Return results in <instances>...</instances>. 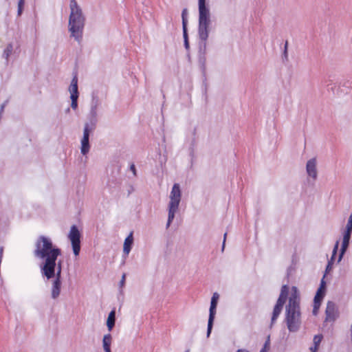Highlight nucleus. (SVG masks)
I'll return each mask as SVG.
<instances>
[{
    "mask_svg": "<svg viewBox=\"0 0 352 352\" xmlns=\"http://www.w3.org/2000/svg\"><path fill=\"white\" fill-rule=\"evenodd\" d=\"M34 254L44 261L41 267V273L47 279L55 276L56 261L61 254L60 248L54 245L49 237L40 236L35 244Z\"/></svg>",
    "mask_w": 352,
    "mask_h": 352,
    "instance_id": "obj_1",
    "label": "nucleus"
},
{
    "mask_svg": "<svg viewBox=\"0 0 352 352\" xmlns=\"http://www.w3.org/2000/svg\"><path fill=\"white\" fill-rule=\"evenodd\" d=\"M300 294L296 287L290 291L288 304L286 306L285 322L289 331H297L301 324Z\"/></svg>",
    "mask_w": 352,
    "mask_h": 352,
    "instance_id": "obj_2",
    "label": "nucleus"
},
{
    "mask_svg": "<svg viewBox=\"0 0 352 352\" xmlns=\"http://www.w3.org/2000/svg\"><path fill=\"white\" fill-rule=\"evenodd\" d=\"M71 13L69 19V30L72 36L80 41L82 36L85 18L76 0L70 1Z\"/></svg>",
    "mask_w": 352,
    "mask_h": 352,
    "instance_id": "obj_3",
    "label": "nucleus"
},
{
    "mask_svg": "<svg viewBox=\"0 0 352 352\" xmlns=\"http://www.w3.org/2000/svg\"><path fill=\"white\" fill-rule=\"evenodd\" d=\"M210 10L206 6V0H199V27L198 34L199 38L206 41L209 34Z\"/></svg>",
    "mask_w": 352,
    "mask_h": 352,
    "instance_id": "obj_4",
    "label": "nucleus"
},
{
    "mask_svg": "<svg viewBox=\"0 0 352 352\" xmlns=\"http://www.w3.org/2000/svg\"><path fill=\"white\" fill-rule=\"evenodd\" d=\"M170 199L167 226H169L173 220L175 214L178 210L179 204L181 201V190L178 184L173 185L170 195Z\"/></svg>",
    "mask_w": 352,
    "mask_h": 352,
    "instance_id": "obj_5",
    "label": "nucleus"
},
{
    "mask_svg": "<svg viewBox=\"0 0 352 352\" xmlns=\"http://www.w3.org/2000/svg\"><path fill=\"white\" fill-rule=\"evenodd\" d=\"M289 292V287L287 285H284L281 287L280 296L277 300V302L274 306L272 316V322L271 325H272L279 316L283 309V307L286 301L287 296Z\"/></svg>",
    "mask_w": 352,
    "mask_h": 352,
    "instance_id": "obj_6",
    "label": "nucleus"
},
{
    "mask_svg": "<svg viewBox=\"0 0 352 352\" xmlns=\"http://www.w3.org/2000/svg\"><path fill=\"white\" fill-rule=\"evenodd\" d=\"M68 238L72 242L74 254L78 256L80 251V233L76 226L71 227Z\"/></svg>",
    "mask_w": 352,
    "mask_h": 352,
    "instance_id": "obj_7",
    "label": "nucleus"
},
{
    "mask_svg": "<svg viewBox=\"0 0 352 352\" xmlns=\"http://www.w3.org/2000/svg\"><path fill=\"white\" fill-rule=\"evenodd\" d=\"M219 298V294L217 292H215L213 294L212 297L211 298L210 314H209V318H208V330H207L208 336H209L211 333L213 321L214 319V316L216 314V309H217V305Z\"/></svg>",
    "mask_w": 352,
    "mask_h": 352,
    "instance_id": "obj_8",
    "label": "nucleus"
},
{
    "mask_svg": "<svg viewBox=\"0 0 352 352\" xmlns=\"http://www.w3.org/2000/svg\"><path fill=\"white\" fill-rule=\"evenodd\" d=\"M60 274H61V266L60 264H58V270L56 274V279L53 282L52 288V296L53 298H56L60 292V286H61V280H60Z\"/></svg>",
    "mask_w": 352,
    "mask_h": 352,
    "instance_id": "obj_9",
    "label": "nucleus"
},
{
    "mask_svg": "<svg viewBox=\"0 0 352 352\" xmlns=\"http://www.w3.org/2000/svg\"><path fill=\"white\" fill-rule=\"evenodd\" d=\"M338 316V309L334 302H328L326 307V321L333 322Z\"/></svg>",
    "mask_w": 352,
    "mask_h": 352,
    "instance_id": "obj_10",
    "label": "nucleus"
},
{
    "mask_svg": "<svg viewBox=\"0 0 352 352\" xmlns=\"http://www.w3.org/2000/svg\"><path fill=\"white\" fill-rule=\"evenodd\" d=\"M89 127V124H86L83 131V137L81 140V153L83 155H86L89 151V137L90 130Z\"/></svg>",
    "mask_w": 352,
    "mask_h": 352,
    "instance_id": "obj_11",
    "label": "nucleus"
},
{
    "mask_svg": "<svg viewBox=\"0 0 352 352\" xmlns=\"http://www.w3.org/2000/svg\"><path fill=\"white\" fill-rule=\"evenodd\" d=\"M307 174L312 177L314 179L317 177V170H316V160L312 158L309 160L307 163Z\"/></svg>",
    "mask_w": 352,
    "mask_h": 352,
    "instance_id": "obj_12",
    "label": "nucleus"
},
{
    "mask_svg": "<svg viewBox=\"0 0 352 352\" xmlns=\"http://www.w3.org/2000/svg\"><path fill=\"white\" fill-rule=\"evenodd\" d=\"M112 342V337L110 333L104 336L102 339V346L104 352H111V344Z\"/></svg>",
    "mask_w": 352,
    "mask_h": 352,
    "instance_id": "obj_13",
    "label": "nucleus"
},
{
    "mask_svg": "<svg viewBox=\"0 0 352 352\" xmlns=\"http://www.w3.org/2000/svg\"><path fill=\"white\" fill-rule=\"evenodd\" d=\"M69 90L71 94V96H78V78L76 76L72 78Z\"/></svg>",
    "mask_w": 352,
    "mask_h": 352,
    "instance_id": "obj_14",
    "label": "nucleus"
},
{
    "mask_svg": "<svg viewBox=\"0 0 352 352\" xmlns=\"http://www.w3.org/2000/svg\"><path fill=\"white\" fill-rule=\"evenodd\" d=\"M133 241V233L131 232L124 240L123 251L125 254H128L131 251Z\"/></svg>",
    "mask_w": 352,
    "mask_h": 352,
    "instance_id": "obj_15",
    "label": "nucleus"
},
{
    "mask_svg": "<svg viewBox=\"0 0 352 352\" xmlns=\"http://www.w3.org/2000/svg\"><path fill=\"white\" fill-rule=\"evenodd\" d=\"M115 320H116V311L115 310H112L107 318V326L108 327L109 331H111L113 327L115 325Z\"/></svg>",
    "mask_w": 352,
    "mask_h": 352,
    "instance_id": "obj_16",
    "label": "nucleus"
},
{
    "mask_svg": "<svg viewBox=\"0 0 352 352\" xmlns=\"http://www.w3.org/2000/svg\"><path fill=\"white\" fill-rule=\"evenodd\" d=\"M323 297L319 296V294H316L314 300V308H313V314L314 315H316L318 314V309L321 305V301Z\"/></svg>",
    "mask_w": 352,
    "mask_h": 352,
    "instance_id": "obj_17",
    "label": "nucleus"
},
{
    "mask_svg": "<svg viewBox=\"0 0 352 352\" xmlns=\"http://www.w3.org/2000/svg\"><path fill=\"white\" fill-rule=\"evenodd\" d=\"M322 336L321 335H316L314 338V346L310 347L311 352H316L319 345L322 341Z\"/></svg>",
    "mask_w": 352,
    "mask_h": 352,
    "instance_id": "obj_18",
    "label": "nucleus"
},
{
    "mask_svg": "<svg viewBox=\"0 0 352 352\" xmlns=\"http://www.w3.org/2000/svg\"><path fill=\"white\" fill-rule=\"evenodd\" d=\"M338 246H339V241H337L334 245L333 250L331 261H329V263H328L327 268L331 267V265L333 264V261L334 260V258L337 254Z\"/></svg>",
    "mask_w": 352,
    "mask_h": 352,
    "instance_id": "obj_19",
    "label": "nucleus"
},
{
    "mask_svg": "<svg viewBox=\"0 0 352 352\" xmlns=\"http://www.w3.org/2000/svg\"><path fill=\"white\" fill-rule=\"evenodd\" d=\"M349 241L342 240V248L340 250L338 261H340L341 260L343 254H344V252H346V250L349 246Z\"/></svg>",
    "mask_w": 352,
    "mask_h": 352,
    "instance_id": "obj_20",
    "label": "nucleus"
},
{
    "mask_svg": "<svg viewBox=\"0 0 352 352\" xmlns=\"http://www.w3.org/2000/svg\"><path fill=\"white\" fill-rule=\"evenodd\" d=\"M78 98V96H71V100H72L71 106H72V109H74L77 108V106H78V104H77Z\"/></svg>",
    "mask_w": 352,
    "mask_h": 352,
    "instance_id": "obj_21",
    "label": "nucleus"
},
{
    "mask_svg": "<svg viewBox=\"0 0 352 352\" xmlns=\"http://www.w3.org/2000/svg\"><path fill=\"white\" fill-rule=\"evenodd\" d=\"M182 25L184 24L187 25V10L184 9L182 13Z\"/></svg>",
    "mask_w": 352,
    "mask_h": 352,
    "instance_id": "obj_22",
    "label": "nucleus"
},
{
    "mask_svg": "<svg viewBox=\"0 0 352 352\" xmlns=\"http://www.w3.org/2000/svg\"><path fill=\"white\" fill-rule=\"evenodd\" d=\"M346 230L352 231V214L349 218Z\"/></svg>",
    "mask_w": 352,
    "mask_h": 352,
    "instance_id": "obj_23",
    "label": "nucleus"
},
{
    "mask_svg": "<svg viewBox=\"0 0 352 352\" xmlns=\"http://www.w3.org/2000/svg\"><path fill=\"white\" fill-rule=\"evenodd\" d=\"M352 231L346 230L343 236V240L349 241Z\"/></svg>",
    "mask_w": 352,
    "mask_h": 352,
    "instance_id": "obj_24",
    "label": "nucleus"
},
{
    "mask_svg": "<svg viewBox=\"0 0 352 352\" xmlns=\"http://www.w3.org/2000/svg\"><path fill=\"white\" fill-rule=\"evenodd\" d=\"M183 26V34H184V38L185 40H188V34H187V25L184 24Z\"/></svg>",
    "mask_w": 352,
    "mask_h": 352,
    "instance_id": "obj_25",
    "label": "nucleus"
},
{
    "mask_svg": "<svg viewBox=\"0 0 352 352\" xmlns=\"http://www.w3.org/2000/svg\"><path fill=\"white\" fill-rule=\"evenodd\" d=\"M183 26V34H184V38L185 40H188V34H187V25L184 24Z\"/></svg>",
    "mask_w": 352,
    "mask_h": 352,
    "instance_id": "obj_26",
    "label": "nucleus"
},
{
    "mask_svg": "<svg viewBox=\"0 0 352 352\" xmlns=\"http://www.w3.org/2000/svg\"><path fill=\"white\" fill-rule=\"evenodd\" d=\"M12 50V45H9L7 47V48L6 49L4 53L6 54V58H8V57L9 56L10 54L11 53Z\"/></svg>",
    "mask_w": 352,
    "mask_h": 352,
    "instance_id": "obj_27",
    "label": "nucleus"
},
{
    "mask_svg": "<svg viewBox=\"0 0 352 352\" xmlns=\"http://www.w3.org/2000/svg\"><path fill=\"white\" fill-rule=\"evenodd\" d=\"M24 4V0H19V14H21L22 7Z\"/></svg>",
    "mask_w": 352,
    "mask_h": 352,
    "instance_id": "obj_28",
    "label": "nucleus"
},
{
    "mask_svg": "<svg viewBox=\"0 0 352 352\" xmlns=\"http://www.w3.org/2000/svg\"><path fill=\"white\" fill-rule=\"evenodd\" d=\"M269 349H270V340H267L265 342V344H264V346H263V349H264V351H267Z\"/></svg>",
    "mask_w": 352,
    "mask_h": 352,
    "instance_id": "obj_29",
    "label": "nucleus"
},
{
    "mask_svg": "<svg viewBox=\"0 0 352 352\" xmlns=\"http://www.w3.org/2000/svg\"><path fill=\"white\" fill-rule=\"evenodd\" d=\"M325 292L322 290L321 289H318L316 294H319L320 296L324 297Z\"/></svg>",
    "mask_w": 352,
    "mask_h": 352,
    "instance_id": "obj_30",
    "label": "nucleus"
},
{
    "mask_svg": "<svg viewBox=\"0 0 352 352\" xmlns=\"http://www.w3.org/2000/svg\"><path fill=\"white\" fill-rule=\"evenodd\" d=\"M319 289H321L322 290L325 292V283L323 279L321 280V283L319 287Z\"/></svg>",
    "mask_w": 352,
    "mask_h": 352,
    "instance_id": "obj_31",
    "label": "nucleus"
},
{
    "mask_svg": "<svg viewBox=\"0 0 352 352\" xmlns=\"http://www.w3.org/2000/svg\"><path fill=\"white\" fill-rule=\"evenodd\" d=\"M125 278H126V275H125V274H123V275L122 276V279H121L120 283L121 287H122L124 285Z\"/></svg>",
    "mask_w": 352,
    "mask_h": 352,
    "instance_id": "obj_32",
    "label": "nucleus"
},
{
    "mask_svg": "<svg viewBox=\"0 0 352 352\" xmlns=\"http://www.w3.org/2000/svg\"><path fill=\"white\" fill-rule=\"evenodd\" d=\"M130 169L133 172V175H136V169H135V165L133 164H132L131 165Z\"/></svg>",
    "mask_w": 352,
    "mask_h": 352,
    "instance_id": "obj_33",
    "label": "nucleus"
},
{
    "mask_svg": "<svg viewBox=\"0 0 352 352\" xmlns=\"http://www.w3.org/2000/svg\"><path fill=\"white\" fill-rule=\"evenodd\" d=\"M287 44H288V43H287V41H286V43H285V54H286V53H287Z\"/></svg>",
    "mask_w": 352,
    "mask_h": 352,
    "instance_id": "obj_34",
    "label": "nucleus"
},
{
    "mask_svg": "<svg viewBox=\"0 0 352 352\" xmlns=\"http://www.w3.org/2000/svg\"><path fill=\"white\" fill-rule=\"evenodd\" d=\"M237 352H249L248 350L245 349H239Z\"/></svg>",
    "mask_w": 352,
    "mask_h": 352,
    "instance_id": "obj_35",
    "label": "nucleus"
},
{
    "mask_svg": "<svg viewBox=\"0 0 352 352\" xmlns=\"http://www.w3.org/2000/svg\"><path fill=\"white\" fill-rule=\"evenodd\" d=\"M226 236H227V233L226 232L224 234V240H223V248L224 247V245H225V241H226Z\"/></svg>",
    "mask_w": 352,
    "mask_h": 352,
    "instance_id": "obj_36",
    "label": "nucleus"
},
{
    "mask_svg": "<svg viewBox=\"0 0 352 352\" xmlns=\"http://www.w3.org/2000/svg\"><path fill=\"white\" fill-rule=\"evenodd\" d=\"M184 42H185L186 47V48L188 47V40H185Z\"/></svg>",
    "mask_w": 352,
    "mask_h": 352,
    "instance_id": "obj_37",
    "label": "nucleus"
},
{
    "mask_svg": "<svg viewBox=\"0 0 352 352\" xmlns=\"http://www.w3.org/2000/svg\"><path fill=\"white\" fill-rule=\"evenodd\" d=\"M260 352H265V351H264V349H261Z\"/></svg>",
    "mask_w": 352,
    "mask_h": 352,
    "instance_id": "obj_38",
    "label": "nucleus"
}]
</instances>
